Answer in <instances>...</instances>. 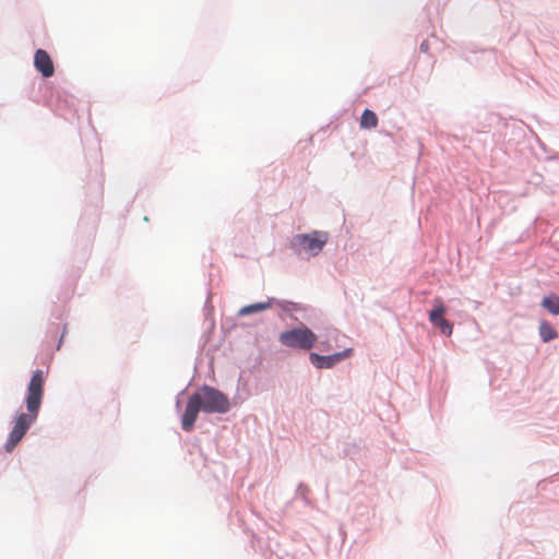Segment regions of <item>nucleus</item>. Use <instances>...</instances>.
Instances as JSON below:
<instances>
[{"instance_id":"nucleus-1","label":"nucleus","mask_w":559,"mask_h":559,"mask_svg":"<svg viewBox=\"0 0 559 559\" xmlns=\"http://www.w3.org/2000/svg\"><path fill=\"white\" fill-rule=\"evenodd\" d=\"M45 380L46 378L43 370L37 369L33 372L27 385L25 399L27 413H22L16 417L13 429L5 443V450L8 452H11L17 445L28 428L36 421L44 396Z\"/></svg>"},{"instance_id":"nucleus-2","label":"nucleus","mask_w":559,"mask_h":559,"mask_svg":"<svg viewBox=\"0 0 559 559\" xmlns=\"http://www.w3.org/2000/svg\"><path fill=\"white\" fill-rule=\"evenodd\" d=\"M228 409V399L222 392L212 386L203 385L189 397L181 417V427L185 431H191L201 411L204 413H226Z\"/></svg>"},{"instance_id":"nucleus-3","label":"nucleus","mask_w":559,"mask_h":559,"mask_svg":"<svg viewBox=\"0 0 559 559\" xmlns=\"http://www.w3.org/2000/svg\"><path fill=\"white\" fill-rule=\"evenodd\" d=\"M278 338L282 345L302 350H310L318 341V336L305 325L284 331Z\"/></svg>"},{"instance_id":"nucleus-4","label":"nucleus","mask_w":559,"mask_h":559,"mask_svg":"<svg viewBox=\"0 0 559 559\" xmlns=\"http://www.w3.org/2000/svg\"><path fill=\"white\" fill-rule=\"evenodd\" d=\"M329 236L324 231L314 230L309 234H299L292 239V248L296 252H307L311 255L319 254L325 243L328 242Z\"/></svg>"},{"instance_id":"nucleus-5","label":"nucleus","mask_w":559,"mask_h":559,"mask_svg":"<svg viewBox=\"0 0 559 559\" xmlns=\"http://www.w3.org/2000/svg\"><path fill=\"white\" fill-rule=\"evenodd\" d=\"M433 308L429 311L430 323L438 328L440 332L447 336H450L453 332V324L444 319L445 307L441 298L437 297L433 299Z\"/></svg>"},{"instance_id":"nucleus-6","label":"nucleus","mask_w":559,"mask_h":559,"mask_svg":"<svg viewBox=\"0 0 559 559\" xmlns=\"http://www.w3.org/2000/svg\"><path fill=\"white\" fill-rule=\"evenodd\" d=\"M353 353L352 348H347L343 352L335 353L333 355L329 356H322L316 353H311L309 358L313 366H316L319 369L322 368H332L334 365L340 362L341 360L349 357Z\"/></svg>"},{"instance_id":"nucleus-7","label":"nucleus","mask_w":559,"mask_h":559,"mask_svg":"<svg viewBox=\"0 0 559 559\" xmlns=\"http://www.w3.org/2000/svg\"><path fill=\"white\" fill-rule=\"evenodd\" d=\"M34 66L44 78H50L55 73V67L48 52L44 49H37L34 56Z\"/></svg>"},{"instance_id":"nucleus-8","label":"nucleus","mask_w":559,"mask_h":559,"mask_svg":"<svg viewBox=\"0 0 559 559\" xmlns=\"http://www.w3.org/2000/svg\"><path fill=\"white\" fill-rule=\"evenodd\" d=\"M542 307L554 316H559V296L549 294L542 299Z\"/></svg>"},{"instance_id":"nucleus-9","label":"nucleus","mask_w":559,"mask_h":559,"mask_svg":"<svg viewBox=\"0 0 559 559\" xmlns=\"http://www.w3.org/2000/svg\"><path fill=\"white\" fill-rule=\"evenodd\" d=\"M539 335L542 340L547 343L558 337V332L547 321H542L539 324Z\"/></svg>"},{"instance_id":"nucleus-10","label":"nucleus","mask_w":559,"mask_h":559,"mask_svg":"<svg viewBox=\"0 0 559 559\" xmlns=\"http://www.w3.org/2000/svg\"><path fill=\"white\" fill-rule=\"evenodd\" d=\"M377 126H378L377 115L370 109H365L361 115V118H360V128L373 129Z\"/></svg>"},{"instance_id":"nucleus-11","label":"nucleus","mask_w":559,"mask_h":559,"mask_svg":"<svg viewBox=\"0 0 559 559\" xmlns=\"http://www.w3.org/2000/svg\"><path fill=\"white\" fill-rule=\"evenodd\" d=\"M270 307H271L270 302H257V304H252V305H248V306L242 307L239 310V314L240 316H248V314H251V313H254V312L263 311V310H265V309H267Z\"/></svg>"},{"instance_id":"nucleus-12","label":"nucleus","mask_w":559,"mask_h":559,"mask_svg":"<svg viewBox=\"0 0 559 559\" xmlns=\"http://www.w3.org/2000/svg\"><path fill=\"white\" fill-rule=\"evenodd\" d=\"M321 346H322V349H330V345H329V343H328V342H325V341H322V342H321Z\"/></svg>"},{"instance_id":"nucleus-13","label":"nucleus","mask_w":559,"mask_h":559,"mask_svg":"<svg viewBox=\"0 0 559 559\" xmlns=\"http://www.w3.org/2000/svg\"><path fill=\"white\" fill-rule=\"evenodd\" d=\"M420 47H421L423 49H426L425 44H420Z\"/></svg>"},{"instance_id":"nucleus-14","label":"nucleus","mask_w":559,"mask_h":559,"mask_svg":"<svg viewBox=\"0 0 559 559\" xmlns=\"http://www.w3.org/2000/svg\"><path fill=\"white\" fill-rule=\"evenodd\" d=\"M420 47H421L423 49H426L425 44H420Z\"/></svg>"}]
</instances>
